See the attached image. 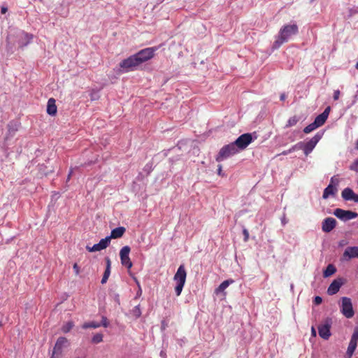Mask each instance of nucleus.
Returning <instances> with one entry per match:
<instances>
[{
    "mask_svg": "<svg viewBox=\"0 0 358 358\" xmlns=\"http://www.w3.org/2000/svg\"><path fill=\"white\" fill-rule=\"evenodd\" d=\"M341 196L345 201H353L355 203H358V194H355L350 187H346L342 191Z\"/></svg>",
    "mask_w": 358,
    "mask_h": 358,
    "instance_id": "nucleus-16",
    "label": "nucleus"
},
{
    "mask_svg": "<svg viewBox=\"0 0 358 358\" xmlns=\"http://www.w3.org/2000/svg\"><path fill=\"white\" fill-rule=\"evenodd\" d=\"M69 341L65 337H59L54 346L50 358H60L62 355L63 348L67 347Z\"/></svg>",
    "mask_w": 358,
    "mask_h": 358,
    "instance_id": "nucleus-9",
    "label": "nucleus"
},
{
    "mask_svg": "<svg viewBox=\"0 0 358 358\" xmlns=\"http://www.w3.org/2000/svg\"><path fill=\"white\" fill-rule=\"evenodd\" d=\"M110 239L108 236H106L105 238H102L99 244L102 250L106 249L110 243Z\"/></svg>",
    "mask_w": 358,
    "mask_h": 358,
    "instance_id": "nucleus-28",
    "label": "nucleus"
},
{
    "mask_svg": "<svg viewBox=\"0 0 358 358\" xmlns=\"http://www.w3.org/2000/svg\"><path fill=\"white\" fill-rule=\"evenodd\" d=\"M355 13H357V10L351 8L349 10V14L347 17H350Z\"/></svg>",
    "mask_w": 358,
    "mask_h": 358,
    "instance_id": "nucleus-44",
    "label": "nucleus"
},
{
    "mask_svg": "<svg viewBox=\"0 0 358 358\" xmlns=\"http://www.w3.org/2000/svg\"><path fill=\"white\" fill-rule=\"evenodd\" d=\"M160 357L162 358H166V354L163 350L160 352Z\"/></svg>",
    "mask_w": 358,
    "mask_h": 358,
    "instance_id": "nucleus-46",
    "label": "nucleus"
},
{
    "mask_svg": "<svg viewBox=\"0 0 358 358\" xmlns=\"http://www.w3.org/2000/svg\"><path fill=\"white\" fill-rule=\"evenodd\" d=\"M92 341L94 343H99L102 342L103 341V334H95L93 336Z\"/></svg>",
    "mask_w": 358,
    "mask_h": 358,
    "instance_id": "nucleus-33",
    "label": "nucleus"
},
{
    "mask_svg": "<svg viewBox=\"0 0 358 358\" xmlns=\"http://www.w3.org/2000/svg\"><path fill=\"white\" fill-rule=\"evenodd\" d=\"M243 241L248 242L249 240V232L247 229L243 228Z\"/></svg>",
    "mask_w": 358,
    "mask_h": 358,
    "instance_id": "nucleus-36",
    "label": "nucleus"
},
{
    "mask_svg": "<svg viewBox=\"0 0 358 358\" xmlns=\"http://www.w3.org/2000/svg\"><path fill=\"white\" fill-rule=\"evenodd\" d=\"M139 59L134 55L129 57L128 58L123 59L120 63V67L124 72L133 71L137 69L138 66L141 65Z\"/></svg>",
    "mask_w": 358,
    "mask_h": 358,
    "instance_id": "nucleus-5",
    "label": "nucleus"
},
{
    "mask_svg": "<svg viewBox=\"0 0 358 358\" xmlns=\"http://www.w3.org/2000/svg\"><path fill=\"white\" fill-rule=\"evenodd\" d=\"M339 180L336 176L331 177L329 184L324 189L322 198L327 199L330 196H334L338 192Z\"/></svg>",
    "mask_w": 358,
    "mask_h": 358,
    "instance_id": "nucleus-8",
    "label": "nucleus"
},
{
    "mask_svg": "<svg viewBox=\"0 0 358 358\" xmlns=\"http://www.w3.org/2000/svg\"><path fill=\"white\" fill-rule=\"evenodd\" d=\"M100 324H101V326L102 325L104 327H107L108 326L109 322H108L106 317H105V316L102 317L101 323H100Z\"/></svg>",
    "mask_w": 358,
    "mask_h": 358,
    "instance_id": "nucleus-39",
    "label": "nucleus"
},
{
    "mask_svg": "<svg viewBox=\"0 0 358 358\" xmlns=\"http://www.w3.org/2000/svg\"><path fill=\"white\" fill-rule=\"evenodd\" d=\"M257 138L255 132L245 133L238 136L233 143L240 152L245 149Z\"/></svg>",
    "mask_w": 358,
    "mask_h": 358,
    "instance_id": "nucleus-3",
    "label": "nucleus"
},
{
    "mask_svg": "<svg viewBox=\"0 0 358 358\" xmlns=\"http://www.w3.org/2000/svg\"><path fill=\"white\" fill-rule=\"evenodd\" d=\"M336 272V268L334 265L329 264L323 271V276L328 278Z\"/></svg>",
    "mask_w": 358,
    "mask_h": 358,
    "instance_id": "nucleus-23",
    "label": "nucleus"
},
{
    "mask_svg": "<svg viewBox=\"0 0 358 358\" xmlns=\"http://www.w3.org/2000/svg\"><path fill=\"white\" fill-rule=\"evenodd\" d=\"M101 327V324L96 322H85L82 325V328L84 329H87L89 328H93L96 329Z\"/></svg>",
    "mask_w": 358,
    "mask_h": 358,
    "instance_id": "nucleus-26",
    "label": "nucleus"
},
{
    "mask_svg": "<svg viewBox=\"0 0 358 358\" xmlns=\"http://www.w3.org/2000/svg\"><path fill=\"white\" fill-rule=\"evenodd\" d=\"M350 170L358 173V158H357L349 166Z\"/></svg>",
    "mask_w": 358,
    "mask_h": 358,
    "instance_id": "nucleus-35",
    "label": "nucleus"
},
{
    "mask_svg": "<svg viewBox=\"0 0 358 358\" xmlns=\"http://www.w3.org/2000/svg\"><path fill=\"white\" fill-rule=\"evenodd\" d=\"M184 283L176 282V285L175 287V292L176 296H180L184 287Z\"/></svg>",
    "mask_w": 358,
    "mask_h": 358,
    "instance_id": "nucleus-31",
    "label": "nucleus"
},
{
    "mask_svg": "<svg viewBox=\"0 0 358 358\" xmlns=\"http://www.w3.org/2000/svg\"><path fill=\"white\" fill-rule=\"evenodd\" d=\"M141 293V290H139V292H138V294H140Z\"/></svg>",
    "mask_w": 358,
    "mask_h": 358,
    "instance_id": "nucleus-56",
    "label": "nucleus"
},
{
    "mask_svg": "<svg viewBox=\"0 0 358 358\" xmlns=\"http://www.w3.org/2000/svg\"><path fill=\"white\" fill-rule=\"evenodd\" d=\"M322 302V298L320 296H316L313 299V303L316 306L321 304Z\"/></svg>",
    "mask_w": 358,
    "mask_h": 358,
    "instance_id": "nucleus-37",
    "label": "nucleus"
},
{
    "mask_svg": "<svg viewBox=\"0 0 358 358\" xmlns=\"http://www.w3.org/2000/svg\"><path fill=\"white\" fill-rule=\"evenodd\" d=\"M57 111V108L55 103V100L53 98H50L48 101L47 105V113L50 115H55Z\"/></svg>",
    "mask_w": 358,
    "mask_h": 358,
    "instance_id": "nucleus-19",
    "label": "nucleus"
},
{
    "mask_svg": "<svg viewBox=\"0 0 358 358\" xmlns=\"http://www.w3.org/2000/svg\"><path fill=\"white\" fill-rule=\"evenodd\" d=\"M155 48H148L143 50H140L137 53L135 54L136 57L139 59V62L141 64L148 59H151L155 55Z\"/></svg>",
    "mask_w": 358,
    "mask_h": 358,
    "instance_id": "nucleus-12",
    "label": "nucleus"
},
{
    "mask_svg": "<svg viewBox=\"0 0 358 358\" xmlns=\"http://www.w3.org/2000/svg\"><path fill=\"white\" fill-rule=\"evenodd\" d=\"M73 268L75 271L76 275H78L80 273V268L77 263H75L73 266Z\"/></svg>",
    "mask_w": 358,
    "mask_h": 358,
    "instance_id": "nucleus-42",
    "label": "nucleus"
},
{
    "mask_svg": "<svg viewBox=\"0 0 358 358\" xmlns=\"http://www.w3.org/2000/svg\"><path fill=\"white\" fill-rule=\"evenodd\" d=\"M330 110H331V108L330 106H328L321 113L322 115H324V117H326L327 118H328V116L329 115V112H330Z\"/></svg>",
    "mask_w": 358,
    "mask_h": 358,
    "instance_id": "nucleus-40",
    "label": "nucleus"
},
{
    "mask_svg": "<svg viewBox=\"0 0 358 358\" xmlns=\"http://www.w3.org/2000/svg\"><path fill=\"white\" fill-rule=\"evenodd\" d=\"M217 174L221 176H224V173H222V166L220 164L218 165Z\"/></svg>",
    "mask_w": 358,
    "mask_h": 358,
    "instance_id": "nucleus-43",
    "label": "nucleus"
},
{
    "mask_svg": "<svg viewBox=\"0 0 358 358\" xmlns=\"http://www.w3.org/2000/svg\"><path fill=\"white\" fill-rule=\"evenodd\" d=\"M141 293V290H139V292H138V294H140Z\"/></svg>",
    "mask_w": 358,
    "mask_h": 358,
    "instance_id": "nucleus-55",
    "label": "nucleus"
},
{
    "mask_svg": "<svg viewBox=\"0 0 358 358\" xmlns=\"http://www.w3.org/2000/svg\"><path fill=\"white\" fill-rule=\"evenodd\" d=\"M125 231L126 229L123 227H117L111 231L110 236H109L108 237L110 238V240L112 238H121L124 235Z\"/></svg>",
    "mask_w": 358,
    "mask_h": 358,
    "instance_id": "nucleus-21",
    "label": "nucleus"
},
{
    "mask_svg": "<svg viewBox=\"0 0 358 358\" xmlns=\"http://www.w3.org/2000/svg\"><path fill=\"white\" fill-rule=\"evenodd\" d=\"M86 249L91 252L102 250L99 243L94 244L92 247L87 246Z\"/></svg>",
    "mask_w": 358,
    "mask_h": 358,
    "instance_id": "nucleus-34",
    "label": "nucleus"
},
{
    "mask_svg": "<svg viewBox=\"0 0 358 358\" xmlns=\"http://www.w3.org/2000/svg\"><path fill=\"white\" fill-rule=\"evenodd\" d=\"M1 12L2 14L6 13L7 12V8L2 7L1 10Z\"/></svg>",
    "mask_w": 358,
    "mask_h": 358,
    "instance_id": "nucleus-49",
    "label": "nucleus"
},
{
    "mask_svg": "<svg viewBox=\"0 0 358 358\" xmlns=\"http://www.w3.org/2000/svg\"><path fill=\"white\" fill-rule=\"evenodd\" d=\"M357 335L351 336V338H350V343H349V345H348V347L347 349V355L350 357H351L353 355V353L355 351L356 348L357 346L358 341L357 339H355V337H357Z\"/></svg>",
    "mask_w": 358,
    "mask_h": 358,
    "instance_id": "nucleus-18",
    "label": "nucleus"
},
{
    "mask_svg": "<svg viewBox=\"0 0 358 358\" xmlns=\"http://www.w3.org/2000/svg\"><path fill=\"white\" fill-rule=\"evenodd\" d=\"M301 145L299 142V143H296L295 145H292L289 149L282 151L281 155H287L288 154H289L292 152L301 150Z\"/></svg>",
    "mask_w": 358,
    "mask_h": 358,
    "instance_id": "nucleus-25",
    "label": "nucleus"
},
{
    "mask_svg": "<svg viewBox=\"0 0 358 358\" xmlns=\"http://www.w3.org/2000/svg\"><path fill=\"white\" fill-rule=\"evenodd\" d=\"M106 270L103 273V277L101 279L102 284H105L107 282V280L110 275L111 262H110V259L109 257H106Z\"/></svg>",
    "mask_w": 358,
    "mask_h": 358,
    "instance_id": "nucleus-20",
    "label": "nucleus"
},
{
    "mask_svg": "<svg viewBox=\"0 0 358 358\" xmlns=\"http://www.w3.org/2000/svg\"><path fill=\"white\" fill-rule=\"evenodd\" d=\"M343 284V278H337L334 280L329 285L327 289V294L329 295L336 294Z\"/></svg>",
    "mask_w": 358,
    "mask_h": 358,
    "instance_id": "nucleus-13",
    "label": "nucleus"
},
{
    "mask_svg": "<svg viewBox=\"0 0 358 358\" xmlns=\"http://www.w3.org/2000/svg\"><path fill=\"white\" fill-rule=\"evenodd\" d=\"M234 280L232 279H228L224 280L216 289L215 293L219 294L224 292L231 284L234 283Z\"/></svg>",
    "mask_w": 358,
    "mask_h": 358,
    "instance_id": "nucleus-22",
    "label": "nucleus"
},
{
    "mask_svg": "<svg viewBox=\"0 0 358 358\" xmlns=\"http://www.w3.org/2000/svg\"><path fill=\"white\" fill-rule=\"evenodd\" d=\"M286 99V95L285 94L282 93L280 94V101H284L285 99Z\"/></svg>",
    "mask_w": 358,
    "mask_h": 358,
    "instance_id": "nucleus-47",
    "label": "nucleus"
},
{
    "mask_svg": "<svg viewBox=\"0 0 358 358\" xmlns=\"http://www.w3.org/2000/svg\"><path fill=\"white\" fill-rule=\"evenodd\" d=\"M340 94H341V92H340L339 90H334L333 98L335 101H336L339 99Z\"/></svg>",
    "mask_w": 358,
    "mask_h": 358,
    "instance_id": "nucleus-41",
    "label": "nucleus"
},
{
    "mask_svg": "<svg viewBox=\"0 0 358 358\" xmlns=\"http://www.w3.org/2000/svg\"><path fill=\"white\" fill-rule=\"evenodd\" d=\"M327 118L322 115V114L318 115L314 120L313 123L315 124L317 127H320L322 126Z\"/></svg>",
    "mask_w": 358,
    "mask_h": 358,
    "instance_id": "nucleus-24",
    "label": "nucleus"
},
{
    "mask_svg": "<svg viewBox=\"0 0 358 358\" xmlns=\"http://www.w3.org/2000/svg\"><path fill=\"white\" fill-rule=\"evenodd\" d=\"M341 305L340 307L341 313L346 317V318H352L355 315V311L352 306V303L351 299L347 296H343L341 299Z\"/></svg>",
    "mask_w": 358,
    "mask_h": 358,
    "instance_id": "nucleus-6",
    "label": "nucleus"
},
{
    "mask_svg": "<svg viewBox=\"0 0 358 358\" xmlns=\"http://www.w3.org/2000/svg\"><path fill=\"white\" fill-rule=\"evenodd\" d=\"M239 151L234 143H229L224 145L217 155L215 159L217 162H220L237 153Z\"/></svg>",
    "mask_w": 358,
    "mask_h": 358,
    "instance_id": "nucleus-4",
    "label": "nucleus"
},
{
    "mask_svg": "<svg viewBox=\"0 0 358 358\" xmlns=\"http://www.w3.org/2000/svg\"><path fill=\"white\" fill-rule=\"evenodd\" d=\"M71 174H72V171H70V173H69V175H68V178H67V180H70L71 176Z\"/></svg>",
    "mask_w": 358,
    "mask_h": 358,
    "instance_id": "nucleus-51",
    "label": "nucleus"
},
{
    "mask_svg": "<svg viewBox=\"0 0 358 358\" xmlns=\"http://www.w3.org/2000/svg\"><path fill=\"white\" fill-rule=\"evenodd\" d=\"M290 140H291V141H294V138H291Z\"/></svg>",
    "mask_w": 358,
    "mask_h": 358,
    "instance_id": "nucleus-59",
    "label": "nucleus"
},
{
    "mask_svg": "<svg viewBox=\"0 0 358 358\" xmlns=\"http://www.w3.org/2000/svg\"><path fill=\"white\" fill-rule=\"evenodd\" d=\"M311 334L313 336H316V331L313 327L311 329Z\"/></svg>",
    "mask_w": 358,
    "mask_h": 358,
    "instance_id": "nucleus-48",
    "label": "nucleus"
},
{
    "mask_svg": "<svg viewBox=\"0 0 358 358\" xmlns=\"http://www.w3.org/2000/svg\"><path fill=\"white\" fill-rule=\"evenodd\" d=\"M298 32L299 27L296 23L282 26L271 46L272 50L278 49L283 43L287 42L292 36L296 35Z\"/></svg>",
    "mask_w": 358,
    "mask_h": 358,
    "instance_id": "nucleus-1",
    "label": "nucleus"
},
{
    "mask_svg": "<svg viewBox=\"0 0 358 358\" xmlns=\"http://www.w3.org/2000/svg\"><path fill=\"white\" fill-rule=\"evenodd\" d=\"M1 326H2V323H1V322L0 321V328L1 327Z\"/></svg>",
    "mask_w": 358,
    "mask_h": 358,
    "instance_id": "nucleus-57",
    "label": "nucleus"
},
{
    "mask_svg": "<svg viewBox=\"0 0 358 358\" xmlns=\"http://www.w3.org/2000/svg\"><path fill=\"white\" fill-rule=\"evenodd\" d=\"M73 327L74 323L72 321H69L62 326V331L63 333L66 334L69 332Z\"/></svg>",
    "mask_w": 358,
    "mask_h": 358,
    "instance_id": "nucleus-27",
    "label": "nucleus"
},
{
    "mask_svg": "<svg viewBox=\"0 0 358 358\" xmlns=\"http://www.w3.org/2000/svg\"><path fill=\"white\" fill-rule=\"evenodd\" d=\"M357 336V337H355V339H357L358 341V327H355V330H354V332L352 334V336Z\"/></svg>",
    "mask_w": 358,
    "mask_h": 358,
    "instance_id": "nucleus-45",
    "label": "nucleus"
},
{
    "mask_svg": "<svg viewBox=\"0 0 358 358\" xmlns=\"http://www.w3.org/2000/svg\"><path fill=\"white\" fill-rule=\"evenodd\" d=\"M355 67H356V69L358 70V62L356 64Z\"/></svg>",
    "mask_w": 358,
    "mask_h": 358,
    "instance_id": "nucleus-54",
    "label": "nucleus"
},
{
    "mask_svg": "<svg viewBox=\"0 0 358 358\" xmlns=\"http://www.w3.org/2000/svg\"><path fill=\"white\" fill-rule=\"evenodd\" d=\"M130 314L136 319L139 317L141 315L139 305L135 306L134 308L131 310Z\"/></svg>",
    "mask_w": 358,
    "mask_h": 358,
    "instance_id": "nucleus-29",
    "label": "nucleus"
},
{
    "mask_svg": "<svg viewBox=\"0 0 358 358\" xmlns=\"http://www.w3.org/2000/svg\"><path fill=\"white\" fill-rule=\"evenodd\" d=\"M332 325V319L327 317L322 324H319L318 334L319 336L324 339L328 340L331 336V327Z\"/></svg>",
    "mask_w": 358,
    "mask_h": 358,
    "instance_id": "nucleus-7",
    "label": "nucleus"
},
{
    "mask_svg": "<svg viewBox=\"0 0 358 358\" xmlns=\"http://www.w3.org/2000/svg\"><path fill=\"white\" fill-rule=\"evenodd\" d=\"M298 121H299V118L296 116L291 117L288 120V121L286 124V127H290L294 126L295 124H296Z\"/></svg>",
    "mask_w": 358,
    "mask_h": 358,
    "instance_id": "nucleus-30",
    "label": "nucleus"
},
{
    "mask_svg": "<svg viewBox=\"0 0 358 358\" xmlns=\"http://www.w3.org/2000/svg\"><path fill=\"white\" fill-rule=\"evenodd\" d=\"M336 225V220L333 217H327L322 222V229L325 233L331 231Z\"/></svg>",
    "mask_w": 358,
    "mask_h": 358,
    "instance_id": "nucleus-15",
    "label": "nucleus"
},
{
    "mask_svg": "<svg viewBox=\"0 0 358 358\" xmlns=\"http://www.w3.org/2000/svg\"><path fill=\"white\" fill-rule=\"evenodd\" d=\"M355 149L357 150H358V139L357 140L356 143H355Z\"/></svg>",
    "mask_w": 358,
    "mask_h": 358,
    "instance_id": "nucleus-52",
    "label": "nucleus"
},
{
    "mask_svg": "<svg viewBox=\"0 0 358 358\" xmlns=\"http://www.w3.org/2000/svg\"><path fill=\"white\" fill-rule=\"evenodd\" d=\"M169 320L167 319H164L162 321V324H161V330L162 331H164L166 329V328L168 327L169 325Z\"/></svg>",
    "mask_w": 358,
    "mask_h": 358,
    "instance_id": "nucleus-38",
    "label": "nucleus"
},
{
    "mask_svg": "<svg viewBox=\"0 0 358 358\" xmlns=\"http://www.w3.org/2000/svg\"><path fill=\"white\" fill-rule=\"evenodd\" d=\"M357 185H358V180H357Z\"/></svg>",
    "mask_w": 358,
    "mask_h": 358,
    "instance_id": "nucleus-60",
    "label": "nucleus"
},
{
    "mask_svg": "<svg viewBox=\"0 0 358 358\" xmlns=\"http://www.w3.org/2000/svg\"><path fill=\"white\" fill-rule=\"evenodd\" d=\"M130 248L129 246H124L120 252V257L121 264L127 268H131L132 266V262L129 258Z\"/></svg>",
    "mask_w": 358,
    "mask_h": 358,
    "instance_id": "nucleus-11",
    "label": "nucleus"
},
{
    "mask_svg": "<svg viewBox=\"0 0 358 358\" xmlns=\"http://www.w3.org/2000/svg\"><path fill=\"white\" fill-rule=\"evenodd\" d=\"M317 127L315 126V124L312 122L310 123V124H308V126H306L304 129H303V132L305 134H309L310 133L311 131H314L315 129H316Z\"/></svg>",
    "mask_w": 358,
    "mask_h": 358,
    "instance_id": "nucleus-32",
    "label": "nucleus"
},
{
    "mask_svg": "<svg viewBox=\"0 0 358 358\" xmlns=\"http://www.w3.org/2000/svg\"><path fill=\"white\" fill-rule=\"evenodd\" d=\"M324 134V130L319 131L308 141H307L306 143L303 142V141L299 142L300 144L301 145V150H302L303 151L306 156H308L310 152H312V151L313 150V149L315 148V147L316 146L317 143L322 138Z\"/></svg>",
    "mask_w": 358,
    "mask_h": 358,
    "instance_id": "nucleus-2",
    "label": "nucleus"
},
{
    "mask_svg": "<svg viewBox=\"0 0 358 358\" xmlns=\"http://www.w3.org/2000/svg\"><path fill=\"white\" fill-rule=\"evenodd\" d=\"M334 215L339 220L346 222L358 217V213L349 210H343L341 208H336Z\"/></svg>",
    "mask_w": 358,
    "mask_h": 358,
    "instance_id": "nucleus-10",
    "label": "nucleus"
},
{
    "mask_svg": "<svg viewBox=\"0 0 358 358\" xmlns=\"http://www.w3.org/2000/svg\"><path fill=\"white\" fill-rule=\"evenodd\" d=\"M357 249H358V246L348 247L343 252L344 258L345 259L357 258V254H358Z\"/></svg>",
    "mask_w": 358,
    "mask_h": 358,
    "instance_id": "nucleus-17",
    "label": "nucleus"
},
{
    "mask_svg": "<svg viewBox=\"0 0 358 358\" xmlns=\"http://www.w3.org/2000/svg\"><path fill=\"white\" fill-rule=\"evenodd\" d=\"M358 96V90L356 92V94L355 95V99H357V97Z\"/></svg>",
    "mask_w": 358,
    "mask_h": 358,
    "instance_id": "nucleus-53",
    "label": "nucleus"
},
{
    "mask_svg": "<svg viewBox=\"0 0 358 358\" xmlns=\"http://www.w3.org/2000/svg\"><path fill=\"white\" fill-rule=\"evenodd\" d=\"M187 277V272L185 268L184 264L180 265L178 268V270L174 275L173 279L176 282L184 283L185 284Z\"/></svg>",
    "mask_w": 358,
    "mask_h": 358,
    "instance_id": "nucleus-14",
    "label": "nucleus"
},
{
    "mask_svg": "<svg viewBox=\"0 0 358 358\" xmlns=\"http://www.w3.org/2000/svg\"><path fill=\"white\" fill-rule=\"evenodd\" d=\"M315 0H310V3H313Z\"/></svg>",
    "mask_w": 358,
    "mask_h": 358,
    "instance_id": "nucleus-58",
    "label": "nucleus"
},
{
    "mask_svg": "<svg viewBox=\"0 0 358 358\" xmlns=\"http://www.w3.org/2000/svg\"><path fill=\"white\" fill-rule=\"evenodd\" d=\"M281 221H282V225H285V224L287 223V222H286V220H285V217L281 220Z\"/></svg>",
    "mask_w": 358,
    "mask_h": 358,
    "instance_id": "nucleus-50",
    "label": "nucleus"
}]
</instances>
